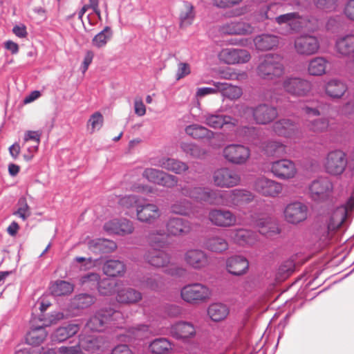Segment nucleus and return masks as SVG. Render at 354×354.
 Instances as JSON below:
<instances>
[{"label": "nucleus", "instance_id": "nucleus-1", "mask_svg": "<svg viewBox=\"0 0 354 354\" xmlns=\"http://www.w3.org/2000/svg\"><path fill=\"white\" fill-rule=\"evenodd\" d=\"M151 248L145 253V260L154 267H165L169 263V255L162 250L167 243V235L164 230L151 232L148 236Z\"/></svg>", "mask_w": 354, "mask_h": 354}, {"label": "nucleus", "instance_id": "nucleus-2", "mask_svg": "<svg viewBox=\"0 0 354 354\" xmlns=\"http://www.w3.org/2000/svg\"><path fill=\"white\" fill-rule=\"evenodd\" d=\"M120 319H123L120 311L111 308H103L90 317L85 327L93 332H103L108 328L118 327Z\"/></svg>", "mask_w": 354, "mask_h": 354}, {"label": "nucleus", "instance_id": "nucleus-3", "mask_svg": "<svg viewBox=\"0 0 354 354\" xmlns=\"http://www.w3.org/2000/svg\"><path fill=\"white\" fill-rule=\"evenodd\" d=\"M285 72L283 57L275 53H269L261 58L256 68L257 75L265 80H274Z\"/></svg>", "mask_w": 354, "mask_h": 354}, {"label": "nucleus", "instance_id": "nucleus-4", "mask_svg": "<svg viewBox=\"0 0 354 354\" xmlns=\"http://www.w3.org/2000/svg\"><path fill=\"white\" fill-rule=\"evenodd\" d=\"M308 189L310 198L316 203H332L333 201L334 184L328 176H321L313 180Z\"/></svg>", "mask_w": 354, "mask_h": 354}, {"label": "nucleus", "instance_id": "nucleus-5", "mask_svg": "<svg viewBox=\"0 0 354 354\" xmlns=\"http://www.w3.org/2000/svg\"><path fill=\"white\" fill-rule=\"evenodd\" d=\"M347 165V155L341 149L329 151L323 162L325 172L334 177L341 176L346 171Z\"/></svg>", "mask_w": 354, "mask_h": 354}, {"label": "nucleus", "instance_id": "nucleus-6", "mask_svg": "<svg viewBox=\"0 0 354 354\" xmlns=\"http://www.w3.org/2000/svg\"><path fill=\"white\" fill-rule=\"evenodd\" d=\"M183 195L194 198L198 202H204L209 204L219 205L223 203V192L212 189L208 187H184L181 189Z\"/></svg>", "mask_w": 354, "mask_h": 354}, {"label": "nucleus", "instance_id": "nucleus-7", "mask_svg": "<svg viewBox=\"0 0 354 354\" xmlns=\"http://www.w3.org/2000/svg\"><path fill=\"white\" fill-rule=\"evenodd\" d=\"M180 295L185 301L192 304H198L209 298L211 290L202 283H194L183 287Z\"/></svg>", "mask_w": 354, "mask_h": 354}, {"label": "nucleus", "instance_id": "nucleus-8", "mask_svg": "<svg viewBox=\"0 0 354 354\" xmlns=\"http://www.w3.org/2000/svg\"><path fill=\"white\" fill-rule=\"evenodd\" d=\"M223 156L231 164L241 165L249 159L250 150L243 145L230 144L223 149Z\"/></svg>", "mask_w": 354, "mask_h": 354}, {"label": "nucleus", "instance_id": "nucleus-9", "mask_svg": "<svg viewBox=\"0 0 354 354\" xmlns=\"http://www.w3.org/2000/svg\"><path fill=\"white\" fill-rule=\"evenodd\" d=\"M218 58L221 62L225 64H243L248 63L251 59V55L246 49L226 48L219 52Z\"/></svg>", "mask_w": 354, "mask_h": 354}, {"label": "nucleus", "instance_id": "nucleus-10", "mask_svg": "<svg viewBox=\"0 0 354 354\" xmlns=\"http://www.w3.org/2000/svg\"><path fill=\"white\" fill-rule=\"evenodd\" d=\"M294 49L300 55L310 56L317 53L319 49V41L317 37L303 34L295 39Z\"/></svg>", "mask_w": 354, "mask_h": 354}, {"label": "nucleus", "instance_id": "nucleus-11", "mask_svg": "<svg viewBox=\"0 0 354 354\" xmlns=\"http://www.w3.org/2000/svg\"><path fill=\"white\" fill-rule=\"evenodd\" d=\"M346 210L343 207H337L330 215L323 228L322 239L329 241L334 233L338 230L346 219Z\"/></svg>", "mask_w": 354, "mask_h": 354}, {"label": "nucleus", "instance_id": "nucleus-12", "mask_svg": "<svg viewBox=\"0 0 354 354\" xmlns=\"http://www.w3.org/2000/svg\"><path fill=\"white\" fill-rule=\"evenodd\" d=\"M214 185L220 187H232L240 182L239 175L234 170L223 167L216 170L213 175Z\"/></svg>", "mask_w": 354, "mask_h": 354}, {"label": "nucleus", "instance_id": "nucleus-13", "mask_svg": "<svg viewBox=\"0 0 354 354\" xmlns=\"http://www.w3.org/2000/svg\"><path fill=\"white\" fill-rule=\"evenodd\" d=\"M254 27L243 20H234L221 25L219 31L221 34L227 35H248L253 33Z\"/></svg>", "mask_w": 354, "mask_h": 354}, {"label": "nucleus", "instance_id": "nucleus-14", "mask_svg": "<svg viewBox=\"0 0 354 354\" xmlns=\"http://www.w3.org/2000/svg\"><path fill=\"white\" fill-rule=\"evenodd\" d=\"M254 198L252 193L246 189H235L231 191L223 192L222 200H225L227 205L235 207L251 202Z\"/></svg>", "mask_w": 354, "mask_h": 354}, {"label": "nucleus", "instance_id": "nucleus-15", "mask_svg": "<svg viewBox=\"0 0 354 354\" xmlns=\"http://www.w3.org/2000/svg\"><path fill=\"white\" fill-rule=\"evenodd\" d=\"M308 207L301 202L291 203L284 209L286 221L292 224H297L307 218Z\"/></svg>", "mask_w": 354, "mask_h": 354}, {"label": "nucleus", "instance_id": "nucleus-16", "mask_svg": "<svg viewBox=\"0 0 354 354\" xmlns=\"http://www.w3.org/2000/svg\"><path fill=\"white\" fill-rule=\"evenodd\" d=\"M109 234L125 236L133 232L134 227L131 221L126 219H112L106 222L103 227Z\"/></svg>", "mask_w": 354, "mask_h": 354}, {"label": "nucleus", "instance_id": "nucleus-17", "mask_svg": "<svg viewBox=\"0 0 354 354\" xmlns=\"http://www.w3.org/2000/svg\"><path fill=\"white\" fill-rule=\"evenodd\" d=\"M270 169L272 173L280 179L292 178L297 173L295 163L288 159H281L273 162Z\"/></svg>", "mask_w": 354, "mask_h": 354}, {"label": "nucleus", "instance_id": "nucleus-18", "mask_svg": "<svg viewBox=\"0 0 354 354\" xmlns=\"http://www.w3.org/2000/svg\"><path fill=\"white\" fill-rule=\"evenodd\" d=\"M254 189L266 196H277L282 190L281 183L265 177L259 178L254 183Z\"/></svg>", "mask_w": 354, "mask_h": 354}, {"label": "nucleus", "instance_id": "nucleus-19", "mask_svg": "<svg viewBox=\"0 0 354 354\" xmlns=\"http://www.w3.org/2000/svg\"><path fill=\"white\" fill-rule=\"evenodd\" d=\"M252 114L257 123L266 124L277 117L278 112L275 107L262 104L252 109Z\"/></svg>", "mask_w": 354, "mask_h": 354}, {"label": "nucleus", "instance_id": "nucleus-20", "mask_svg": "<svg viewBox=\"0 0 354 354\" xmlns=\"http://www.w3.org/2000/svg\"><path fill=\"white\" fill-rule=\"evenodd\" d=\"M212 224L219 227H230L236 223L235 215L229 210L212 209L209 213Z\"/></svg>", "mask_w": 354, "mask_h": 354}, {"label": "nucleus", "instance_id": "nucleus-21", "mask_svg": "<svg viewBox=\"0 0 354 354\" xmlns=\"http://www.w3.org/2000/svg\"><path fill=\"white\" fill-rule=\"evenodd\" d=\"M185 261L187 265L196 270H199L209 264L207 254L201 250H189L185 254Z\"/></svg>", "mask_w": 354, "mask_h": 354}, {"label": "nucleus", "instance_id": "nucleus-22", "mask_svg": "<svg viewBox=\"0 0 354 354\" xmlns=\"http://www.w3.org/2000/svg\"><path fill=\"white\" fill-rule=\"evenodd\" d=\"M136 215L141 222L153 223L160 215L158 207L151 203H140L137 207Z\"/></svg>", "mask_w": 354, "mask_h": 354}, {"label": "nucleus", "instance_id": "nucleus-23", "mask_svg": "<svg viewBox=\"0 0 354 354\" xmlns=\"http://www.w3.org/2000/svg\"><path fill=\"white\" fill-rule=\"evenodd\" d=\"M171 335L176 339H185L196 335L193 324L188 322H178L171 326Z\"/></svg>", "mask_w": 354, "mask_h": 354}, {"label": "nucleus", "instance_id": "nucleus-24", "mask_svg": "<svg viewBox=\"0 0 354 354\" xmlns=\"http://www.w3.org/2000/svg\"><path fill=\"white\" fill-rule=\"evenodd\" d=\"M226 268L227 271L235 276L243 275L249 268L248 259L241 255L232 256L227 259Z\"/></svg>", "mask_w": 354, "mask_h": 354}, {"label": "nucleus", "instance_id": "nucleus-25", "mask_svg": "<svg viewBox=\"0 0 354 354\" xmlns=\"http://www.w3.org/2000/svg\"><path fill=\"white\" fill-rule=\"evenodd\" d=\"M167 230L174 236L186 234L191 230L190 223L180 217L170 218L167 223Z\"/></svg>", "mask_w": 354, "mask_h": 354}, {"label": "nucleus", "instance_id": "nucleus-26", "mask_svg": "<svg viewBox=\"0 0 354 354\" xmlns=\"http://www.w3.org/2000/svg\"><path fill=\"white\" fill-rule=\"evenodd\" d=\"M338 53L344 57L354 55V34L350 33L339 37L335 43Z\"/></svg>", "mask_w": 354, "mask_h": 354}, {"label": "nucleus", "instance_id": "nucleus-27", "mask_svg": "<svg viewBox=\"0 0 354 354\" xmlns=\"http://www.w3.org/2000/svg\"><path fill=\"white\" fill-rule=\"evenodd\" d=\"M254 43L259 50H270L279 46V38L276 35L263 34L257 36L254 39Z\"/></svg>", "mask_w": 354, "mask_h": 354}, {"label": "nucleus", "instance_id": "nucleus-28", "mask_svg": "<svg viewBox=\"0 0 354 354\" xmlns=\"http://www.w3.org/2000/svg\"><path fill=\"white\" fill-rule=\"evenodd\" d=\"M206 124L214 129H220L224 124H230L235 127L238 124V120L230 115H207L205 120Z\"/></svg>", "mask_w": 354, "mask_h": 354}, {"label": "nucleus", "instance_id": "nucleus-29", "mask_svg": "<svg viewBox=\"0 0 354 354\" xmlns=\"http://www.w3.org/2000/svg\"><path fill=\"white\" fill-rule=\"evenodd\" d=\"M158 165L162 169L176 174H181L189 169L188 165L185 162L177 159L165 157L159 160Z\"/></svg>", "mask_w": 354, "mask_h": 354}, {"label": "nucleus", "instance_id": "nucleus-30", "mask_svg": "<svg viewBox=\"0 0 354 354\" xmlns=\"http://www.w3.org/2000/svg\"><path fill=\"white\" fill-rule=\"evenodd\" d=\"M80 329V324L70 323L64 326L57 328L53 335V339L62 342L76 335Z\"/></svg>", "mask_w": 354, "mask_h": 354}, {"label": "nucleus", "instance_id": "nucleus-31", "mask_svg": "<svg viewBox=\"0 0 354 354\" xmlns=\"http://www.w3.org/2000/svg\"><path fill=\"white\" fill-rule=\"evenodd\" d=\"M142 294L132 288H124L118 291L116 299L119 303L132 304L142 299Z\"/></svg>", "mask_w": 354, "mask_h": 354}, {"label": "nucleus", "instance_id": "nucleus-32", "mask_svg": "<svg viewBox=\"0 0 354 354\" xmlns=\"http://www.w3.org/2000/svg\"><path fill=\"white\" fill-rule=\"evenodd\" d=\"M126 271L123 261L115 259L107 260L103 266L104 273L110 277L122 276Z\"/></svg>", "mask_w": 354, "mask_h": 354}, {"label": "nucleus", "instance_id": "nucleus-33", "mask_svg": "<svg viewBox=\"0 0 354 354\" xmlns=\"http://www.w3.org/2000/svg\"><path fill=\"white\" fill-rule=\"evenodd\" d=\"M275 21L279 25L288 24L292 30H298L302 27V17L296 12L281 15L275 17Z\"/></svg>", "mask_w": 354, "mask_h": 354}, {"label": "nucleus", "instance_id": "nucleus-34", "mask_svg": "<svg viewBox=\"0 0 354 354\" xmlns=\"http://www.w3.org/2000/svg\"><path fill=\"white\" fill-rule=\"evenodd\" d=\"M194 18L195 12L194 6L188 1H185L179 15L180 28H184L192 25Z\"/></svg>", "mask_w": 354, "mask_h": 354}, {"label": "nucleus", "instance_id": "nucleus-35", "mask_svg": "<svg viewBox=\"0 0 354 354\" xmlns=\"http://www.w3.org/2000/svg\"><path fill=\"white\" fill-rule=\"evenodd\" d=\"M47 335L48 333L44 326L32 328L26 334V341L28 344L37 346L45 340Z\"/></svg>", "mask_w": 354, "mask_h": 354}, {"label": "nucleus", "instance_id": "nucleus-36", "mask_svg": "<svg viewBox=\"0 0 354 354\" xmlns=\"http://www.w3.org/2000/svg\"><path fill=\"white\" fill-rule=\"evenodd\" d=\"M272 129L278 136L290 137L296 129V125L289 119H282L274 122Z\"/></svg>", "mask_w": 354, "mask_h": 354}, {"label": "nucleus", "instance_id": "nucleus-37", "mask_svg": "<svg viewBox=\"0 0 354 354\" xmlns=\"http://www.w3.org/2000/svg\"><path fill=\"white\" fill-rule=\"evenodd\" d=\"M328 61L323 57H316L310 59L308 65V72L310 75L319 76L325 74Z\"/></svg>", "mask_w": 354, "mask_h": 354}, {"label": "nucleus", "instance_id": "nucleus-38", "mask_svg": "<svg viewBox=\"0 0 354 354\" xmlns=\"http://www.w3.org/2000/svg\"><path fill=\"white\" fill-rule=\"evenodd\" d=\"M207 314L212 321L220 322L228 315L229 308L223 304L214 303L208 307Z\"/></svg>", "mask_w": 354, "mask_h": 354}, {"label": "nucleus", "instance_id": "nucleus-39", "mask_svg": "<svg viewBox=\"0 0 354 354\" xmlns=\"http://www.w3.org/2000/svg\"><path fill=\"white\" fill-rule=\"evenodd\" d=\"M186 133L194 139H210L214 133L208 129L196 124H190L185 128Z\"/></svg>", "mask_w": 354, "mask_h": 354}, {"label": "nucleus", "instance_id": "nucleus-40", "mask_svg": "<svg viewBox=\"0 0 354 354\" xmlns=\"http://www.w3.org/2000/svg\"><path fill=\"white\" fill-rule=\"evenodd\" d=\"M233 239L239 245H252L257 240L256 234L252 231L245 229L236 230Z\"/></svg>", "mask_w": 354, "mask_h": 354}, {"label": "nucleus", "instance_id": "nucleus-41", "mask_svg": "<svg viewBox=\"0 0 354 354\" xmlns=\"http://www.w3.org/2000/svg\"><path fill=\"white\" fill-rule=\"evenodd\" d=\"M205 246L212 252L220 253L228 248V243L221 236H213L206 240Z\"/></svg>", "mask_w": 354, "mask_h": 354}, {"label": "nucleus", "instance_id": "nucleus-42", "mask_svg": "<svg viewBox=\"0 0 354 354\" xmlns=\"http://www.w3.org/2000/svg\"><path fill=\"white\" fill-rule=\"evenodd\" d=\"M95 298L90 294L82 293L76 295L71 301V306L74 308L84 309L95 303Z\"/></svg>", "mask_w": 354, "mask_h": 354}, {"label": "nucleus", "instance_id": "nucleus-43", "mask_svg": "<svg viewBox=\"0 0 354 354\" xmlns=\"http://www.w3.org/2000/svg\"><path fill=\"white\" fill-rule=\"evenodd\" d=\"M73 291V286L66 281H57L50 286L51 294L56 297L68 295Z\"/></svg>", "mask_w": 354, "mask_h": 354}, {"label": "nucleus", "instance_id": "nucleus-44", "mask_svg": "<svg viewBox=\"0 0 354 354\" xmlns=\"http://www.w3.org/2000/svg\"><path fill=\"white\" fill-rule=\"evenodd\" d=\"M149 347L151 352L155 354H164L172 348V344L167 339L160 337L154 339Z\"/></svg>", "mask_w": 354, "mask_h": 354}, {"label": "nucleus", "instance_id": "nucleus-45", "mask_svg": "<svg viewBox=\"0 0 354 354\" xmlns=\"http://www.w3.org/2000/svg\"><path fill=\"white\" fill-rule=\"evenodd\" d=\"M264 151L268 156L279 157L286 153V146L281 142L269 140L264 147Z\"/></svg>", "mask_w": 354, "mask_h": 354}, {"label": "nucleus", "instance_id": "nucleus-46", "mask_svg": "<svg viewBox=\"0 0 354 354\" xmlns=\"http://www.w3.org/2000/svg\"><path fill=\"white\" fill-rule=\"evenodd\" d=\"M82 350L95 352L100 348L97 339L92 335H80L78 342Z\"/></svg>", "mask_w": 354, "mask_h": 354}, {"label": "nucleus", "instance_id": "nucleus-47", "mask_svg": "<svg viewBox=\"0 0 354 354\" xmlns=\"http://www.w3.org/2000/svg\"><path fill=\"white\" fill-rule=\"evenodd\" d=\"M113 35L111 28L106 26L101 32L97 34L92 39V44L94 46L100 48L106 46L108 41L110 40Z\"/></svg>", "mask_w": 354, "mask_h": 354}, {"label": "nucleus", "instance_id": "nucleus-48", "mask_svg": "<svg viewBox=\"0 0 354 354\" xmlns=\"http://www.w3.org/2000/svg\"><path fill=\"white\" fill-rule=\"evenodd\" d=\"M283 86L286 88H307L311 86L310 82L306 80L297 77H287L283 82Z\"/></svg>", "mask_w": 354, "mask_h": 354}, {"label": "nucleus", "instance_id": "nucleus-49", "mask_svg": "<svg viewBox=\"0 0 354 354\" xmlns=\"http://www.w3.org/2000/svg\"><path fill=\"white\" fill-rule=\"evenodd\" d=\"M141 201V198L136 195H126L120 198L119 204L124 209H135L136 211Z\"/></svg>", "mask_w": 354, "mask_h": 354}, {"label": "nucleus", "instance_id": "nucleus-50", "mask_svg": "<svg viewBox=\"0 0 354 354\" xmlns=\"http://www.w3.org/2000/svg\"><path fill=\"white\" fill-rule=\"evenodd\" d=\"M180 149L187 156L192 158H200L204 153L198 145L192 142H182Z\"/></svg>", "mask_w": 354, "mask_h": 354}, {"label": "nucleus", "instance_id": "nucleus-51", "mask_svg": "<svg viewBox=\"0 0 354 354\" xmlns=\"http://www.w3.org/2000/svg\"><path fill=\"white\" fill-rule=\"evenodd\" d=\"M98 292L102 295H109L115 292V283L109 279L98 280L96 284Z\"/></svg>", "mask_w": 354, "mask_h": 354}, {"label": "nucleus", "instance_id": "nucleus-52", "mask_svg": "<svg viewBox=\"0 0 354 354\" xmlns=\"http://www.w3.org/2000/svg\"><path fill=\"white\" fill-rule=\"evenodd\" d=\"M255 225L259 228V232L261 234L268 236L272 233H279L278 227L267 220L262 221V219H260L257 221Z\"/></svg>", "mask_w": 354, "mask_h": 354}, {"label": "nucleus", "instance_id": "nucleus-53", "mask_svg": "<svg viewBox=\"0 0 354 354\" xmlns=\"http://www.w3.org/2000/svg\"><path fill=\"white\" fill-rule=\"evenodd\" d=\"M191 208V203L187 200H180L176 201L171 207L173 213L180 215H186L189 213Z\"/></svg>", "mask_w": 354, "mask_h": 354}, {"label": "nucleus", "instance_id": "nucleus-54", "mask_svg": "<svg viewBox=\"0 0 354 354\" xmlns=\"http://www.w3.org/2000/svg\"><path fill=\"white\" fill-rule=\"evenodd\" d=\"M162 173L163 171L161 170L154 168H147L144 170L142 176L148 181L158 185Z\"/></svg>", "mask_w": 354, "mask_h": 354}, {"label": "nucleus", "instance_id": "nucleus-55", "mask_svg": "<svg viewBox=\"0 0 354 354\" xmlns=\"http://www.w3.org/2000/svg\"><path fill=\"white\" fill-rule=\"evenodd\" d=\"M315 6L321 10L330 12L335 9L337 0H313Z\"/></svg>", "mask_w": 354, "mask_h": 354}, {"label": "nucleus", "instance_id": "nucleus-56", "mask_svg": "<svg viewBox=\"0 0 354 354\" xmlns=\"http://www.w3.org/2000/svg\"><path fill=\"white\" fill-rule=\"evenodd\" d=\"M103 122V115L99 111H96L93 113L88 122V123L91 125V132H93L95 129H100L102 127Z\"/></svg>", "mask_w": 354, "mask_h": 354}, {"label": "nucleus", "instance_id": "nucleus-57", "mask_svg": "<svg viewBox=\"0 0 354 354\" xmlns=\"http://www.w3.org/2000/svg\"><path fill=\"white\" fill-rule=\"evenodd\" d=\"M178 183V178L176 176L163 171L160 177L158 185L167 187H173Z\"/></svg>", "mask_w": 354, "mask_h": 354}, {"label": "nucleus", "instance_id": "nucleus-58", "mask_svg": "<svg viewBox=\"0 0 354 354\" xmlns=\"http://www.w3.org/2000/svg\"><path fill=\"white\" fill-rule=\"evenodd\" d=\"M19 203L20 206L17 210L14 212V215H17L24 221H26L30 214L29 212V206L25 198L20 199Z\"/></svg>", "mask_w": 354, "mask_h": 354}, {"label": "nucleus", "instance_id": "nucleus-59", "mask_svg": "<svg viewBox=\"0 0 354 354\" xmlns=\"http://www.w3.org/2000/svg\"><path fill=\"white\" fill-rule=\"evenodd\" d=\"M243 1V0H213L212 4L216 8L226 9L239 6Z\"/></svg>", "mask_w": 354, "mask_h": 354}, {"label": "nucleus", "instance_id": "nucleus-60", "mask_svg": "<svg viewBox=\"0 0 354 354\" xmlns=\"http://www.w3.org/2000/svg\"><path fill=\"white\" fill-rule=\"evenodd\" d=\"M329 122L327 119H319L312 121L310 124V129L314 132H322L328 129Z\"/></svg>", "mask_w": 354, "mask_h": 354}, {"label": "nucleus", "instance_id": "nucleus-61", "mask_svg": "<svg viewBox=\"0 0 354 354\" xmlns=\"http://www.w3.org/2000/svg\"><path fill=\"white\" fill-rule=\"evenodd\" d=\"M191 73L190 65L185 62H179L175 74L176 80H179Z\"/></svg>", "mask_w": 354, "mask_h": 354}, {"label": "nucleus", "instance_id": "nucleus-62", "mask_svg": "<svg viewBox=\"0 0 354 354\" xmlns=\"http://www.w3.org/2000/svg\"><path fill=\"white\" fill-rule=\"evenodd\" d=\"M220 74L222 77L226 80L245 79L247 77V74L245 73L237 74L231 69L222 71L220 72Z\"/></svg>", "mask_w": 354, "mask_h": 354}, {"label": "nucleus", "instance_id": "nucleus-63", "mask_svg": "<svg viewBox=\"0 0 354 354\" xmlns=\"http://www.w3.org/2000/svg\"><path fill=\"white\" fill-rule=\"evenodd\" d=\"M59 354H84L83 351L77 344L73 346H62L59 348Z\"/></svg>", "mask_w": 354, "mask_h": 354}, {"label": "nucleus", "instance_id": "nucleus-64", "mask_svg": "<svg viewBox=\"0 0 354 354\" xmlns=\"http://www.w3.org/2000/svg\"><path fill=\"white\" fill-rule=\"evenodd\" d=\"M344 13L348 19L354 21V0H348L346 2Z\"/></svg>", "mask_w": 354, "mask_h": 354}]
</instances>
